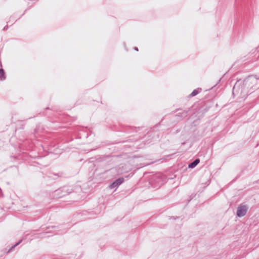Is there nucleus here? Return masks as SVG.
<instances>
[{
	"label": "nucleus",
	"instance_id": "f257e3e1",
	"mask_svg": "<svg viewBox=\"0 0 259 259\" xmlns=\"http://www.w3.org/2000/svg\"><path fill=\"white\" fill-rule=\"evenodd\" d=\"M248 207L246 205L241 204L237 208V215L239 217H244L247 211Z\"/></svg>",
	"mask_w": 259,
	"mask_h": 259
},
{
	"label": "nucleus",
	"instance_id": "f03ea898",
	"mask_svg": "<svg viewBox=\"0 0 259 259\" xmlns=\"http://www.w3.org/2000/svg\"><path fill=\"white\" fill-rule=\"evenodd\" d=\"M245 82L246 84L251 83L253 84H257L259 86V77H256L255 75H252L249 76Z\"/></svg>",
	"mask_w": 259,
	"mask_h": 259
},
{
	"label": "nucleus",
	"instance_id": "7ed1b4c3",
	"mask_svg": "<svg viewBox=\"0 0 259 259\" xmlns=\"http://www.w3.org/2000/svg\"><path fill=\"white\" fill-rule=\"evenodd\" d=\"M124 181L123 178H119L113 182L110 186V188L111 189H113L114 188H117L119 186H120Z\"/></svg>",
	"mask_w": 259,
	"mask_h": 259
},
{
	"label": "nucleus",
	"instance_id": "20e7f679",
	"mask_svg": "<svg viewBox=\"0 0 259 259\" xmlns=\"http://www.w3.org/2000/svg\"><path fill=\"white\" fill-rule=\"evenodd\" d=\"M199 162L200 160L197 158L189 164L188 167L190 168H193L199 163Z\"/></svg>",
	"mask_w": 259,
	"mask_h": 259
},
{
	"label": "nucleus",
	"instance_id": "39448f33",
	"mask_svg": "<svg viewBox=\"0 0 259 259\" xmlns=\"http://www.w3.org/2000/svg\"><path fill=\"white\" fill-rule=\"evenodd\" d=\"M201 91V89H199V88H198V89H196L195 90H194L192 93L190 95V97H194L195 96H196L197 94H199V93Z\"/></svg>",
	"mask_w": 259,
	"mask_h": 259
},
{
	"label": "nucleus",
	"instance_id": "423d86ee",
	"mask_svg": "<svg viewBox=\"0 0 259 259\" xmlns=\"http://www.w3.org/2000/svg\"><path fill=\"white\" fill-rule=\"evenodd\" d=\"M6 79V76L5 74V72L3 69H0V79L1 80H4Z\"/></svg>",
	"mask_w": 259,
	"mask_h": 259
},
{
	"label": "nucleus",
	"instance_id": "0eeeda50",
	"mask_svg": "<svg viewBox=\"0 0 259 259\" xmlns=\"http://www.w3.org/2000/svg\"><path fill=\"white\" fill-rule=\"evenodd\" d=\"M22 241V240H20L19 242H18L17 243H16L15 244H14V245H13L11 248L9 249V250L8 251V252H10L13 248H14L15 247H16V246H17L18 244H19Z\"/></svg>",
	"mask_w": 259,
	"mask_h": 259
},
{
	"label": "nucleus",
	"instance_id": "6e6552de",
	"mask_svg": "<svg viewBox=\"0 0 259 259\" xmlns=\"http://www.w3.org/2000/svg\"><path fill=\"white\" fill-rule=\"evenodd\" d=\"M187 115V111H183V112L182 113V115H179L180 116H181V117H186Z\"/></svg>",
	"mask_w": 259,
	"mask_h": 259
},
{
	"label": "nucleus",
	"instance_id": "1a4fd4ad",
	"mask_svg": "<svg viewBox=\"0 0 259 259\" xmlns=\"http://www.w3.org/2000/svg\"><path fill=\"white\" fill-rule=\"evenodd\" d=\"M134 50H135V51H138V48H137V47H135V48H134Z\"/></svg>",
	"mask_w": 259,
	"mask_h": 259
},
{
	"label": "nucleus",
	"instance_id": "9d476101",
	"mask_svg": "<svg viewBox=\"0 0 259 259\" xmlns=\"http://www.w3.org/2000/svg\"><path fill=\"white\" fill-rule=\"evenodd\" d=\"M59 192H60V190H57V191H56V193H57V194H58V193H59Z\"/></svg>",
	"mask_w": 259,
	"mask_h": 259
}]
</instances>
